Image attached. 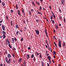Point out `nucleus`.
<instances>
[{"mask_svg":"<svg viewBox=\"0 0 66 66\" xmlns=\"http://www.w3.org/2000/svg\"><path fill=\"white\" fill-rule=\"evenodd\" d=\"M62 42L61 41H59V43L58 44V46H59V47L60 48L62 46H61V43Z\"/></svg>","mask_w":66,"mask_h":66,"instance_id":"obj_1","label":"nucleus"},{"mask_svg":"<svg viewBox=\"0 0 66 66\" xmlns=\"http://www.w3.org/2000/svg\"><path fill=\"white\" fill-rule=\"evenodd\" d=\"M65 3V1L64 0H62L61 2V4L62 5H64Z\"/></svg>","mask_w":66,"mask_h":66,"instance_id":"obj_2","label":"nucleus"},{"mask_svg":"<svg viewBox=\"0 0 66 66\" xmlns=\"http://www.w3.org/2000/svg\"><path fill=\"white\" fill-rule=\"evenodd\" d=\"M2 28L3 29V30L4 31H5V27H4V25L3 24H2Z\"/></svg>","mask_w":66,"mask_h":66,"instance_id":"obj_3","label":"nucleus"},{"mask_svg":"<svg viewBox=\"0 0 66 66\" xmlns=\"http://www.w3.org/2000/svg\"><path fill=\"white\" fill-rule=\"evenodd\" d=\"M35 31L37 34L38 35H39V31H38V30H37L36 29L35 30Z\"/></svg>","mask_w":66,"mask_h":66,"instance_id":"obj_4","label":"nucleus"},{"mask_svg":"<svg viewBox=\"0 0 66 66\" xmlns=\"http://www.w3.org/2000/svg\"><path fill=\"white\" fill-rule=\"evenodd\" d=\"M48 57L49 59V62L50 63H51V57L50 56H48Z\"/></svg>","mask_w":66,"mask_h":66,"instance_id":"obj_5","label":"nucleus"},{"mask_svg":"<svg viewBox=\"0 0 66 66\" xmlns=\"http://www.w3.org/2000/svg\"><path fill=\"white\" fill-rule=\"evenodd\" d=\"M7 56H8V58H10L11 57V55L10 54H9Z\"/></svg>","mask_w":66,"mask_h":66,"instance_id":"obj_6","label":"nucleus"},{"mask_svg":"<svg viewBox=\"0 0 66 66\" xmlns=\"http://www.w3.org/2000/svg\"><path fill=\"white\" fill-rule=\"evenodd\" d=\"M15 28H16V29H18L19 27H18V24H15Z\"/></svg>","mask_w":66,"mask_h":66,"instance_id":"obj_7","label":"nucleus"},{"mask_svg":"<svg viewBox=\"0 0 66 66\" xmlns=\"http://www.w3.org/2000/svg\"><path fill=\"white\" fill-rule=\"evenodd\" d=\"M6 62H7V63L8 64H9L10 63V62L9 61V60H8L7 61H6Z\"/></svg>","mask_w":66,"mask_h":66,"instance_id":"obj_8","label":"nucleus"},{"mask_svg":"<svg viewBox=\"0 0 66 66\" xmlns=\"http://www.w3.org/2000/svg\"><path fill=\"white\" fill-rule=\"evenodd\" d=\"M3 39H4L5 38V37H6V36H5V35L3 34Z\"/></svg>","mask_w":66,"mask_h":66,"instance_id":"obj_9","label":"nucleus"},{"mask_svg":"<svg viewBox=\"0 0 66 66\" xmlns=\"http://www.w3.org/2000/svg\"><path fill=\"white\" fill-rule=\"evenodd\" d=\"M3 34H4L5 35H6V32H5L4 31H3Z\"/></svg>","mask_w":66,"mask_h":66,"instance_id":"obj_10","label":"nucleus"},{"mask_svg":"<svg viewBox=\"0 0 66 66\" xmlns=\"http://www.w3.org/2000/svg\"><path fill=\"white\" fill-rule=\"evenodd\" d=\"M2 5H3V6H4L5 5V3H4V2H2Z\"/></svg>","mask_w":66,"mask_h":66,"instance_id":"obj_11","label":"nucleus"},{"mask_svg":"<svg viewBox=\"0 0 66 66\" xmlns=\"http://www.w3.org/2000/svg\"><path fill=\"white\" fill-rule=\"evenodd\" d=\"M16 9H18V5L17 4H16Z\"/></svg>","mask_w":66,"mask_h":66,"instance_id":"obj_12","label":"nucleus"},{"mask_svg":"<svg viewBox=\"0 0 66 66\" xmlns=\"http://www.w3.org/2000/svg\"><path fill=\"white\" fill-rule=\"evenodd\" d=\"M21 60H22V58H21V59H20L19 60V62H20H20Z\"/></svg>","mask_w":66,"mask_h":66,"instance_id":"obj_13","label":"nucleus"},{"mask_svg":"<svg viewBox=\"0 0 66 66\" xmlns=\"http://www.w3.org/2000/svg\"><path fill=\"white\" fill-rule=\"evenodd\" d=\"M27 56H28L27 57V59H29L30 57V56L29 55V54L27 55Z\"/></svg>","mask_w":66,"mask_h":66,"instance_id":"obj_14","label":"nucleus"},{"mask_svg":"<svg viewBox=\"0 0 66 66\" xmlns=\"http://www.w3.org/2000/svg\"><path fill=\"white\" fill-rule=\"evenodd\" d=\"M9 46L10 47V48H12V46H11V45L10 44H9Z\"/></svg>","mask_w":66,"mask_h":66,"instance_id":"obj_15","label":"nucleus"},{"mask_svg":"<svg viewBox=\"0 0 66 66\" xmlns=\"http://www.w3.org/2000/svg\"><path fill=\"white\" fill-rule=\"evenodd\" d=\"M65 45H66V44H65V43H63L62 45L63 46H65Z\"/></svg>","mask_w":66,"mask_h":66,"instance_id":"obj_16","label":"nucleus"},{"mask_svg":"<svg viewBox=\"0 0 66 66\" xmlns=\"http://www.w3.org/2000/svg\"><path fill=\"white\" fill-rule=\"evenodd\" d=\"M51 19L52 20V19H53V16L52 15V16H51Z\"/></svg>","mask_w":66,"mask_h":66,"instance_id":"obj_17","label":"nucleus"},{"mask_svg":"<svg viewBox=\"0 0 66 66\" xmlns=\"http://www.w3.org/2000/svg\"><path fill=\"white\" fill-rule=\"evenodd\" d=\"M29 14L30 15H31L32 14V13H31V11H29Z\"/></svg>","mask_w":66,"mask_h":66,"instance_id":"obj_18","label":"nucleus"},{"mask_svg":"<svg viewBox=\"0 0 66 66\" xmlns=\"http://www.w3.org/2000/svg\"><path fill=\"white\" fill-rule=\"evenodd\" d=\"M41 10H42V7H41V6H40V9H39V11H40Z\"/></svg>","mask_w":66,"mask_h":66,"instance_id":"obj_19","label":"nucleus"},{"mask_svg":"<svg viewBox=\"0 0 66 66\" xmlns=\"http://www.w3.org/2000/svg\"><path fill=\"white\" fill-rule=\"evenodd\" d=\"M23 40V38H22L21 39V42H22Z\"/></svg>","mask_w":66,"mask_h":66,"instance_id":"obj_20","label":"nucleus"},{"mask_svg":"<svg viewBox=\"0 0 66 66\" xmlns=\"http://www.w3.org/2000/svg\"><path fill=\"white\" fill-rule=\"evenodd\" d=\"M31 57L33 58L34 57V54H32L31 56Z\"/></svg>","mask_w":66,"mask_h":66,"instance_id":"obj_21","label":"nucleus"},{"mask_svg":"<svg viewBox=\"0 0 66 66\" xmlns=\"http://www.w3.org/2000/svg\"><path fill=\"white\" fill-rule=\"evenodd\" d=\"M18 33H19V31H17L16 32V35H18Z\"/></svg>","mask_w":66,"mask_h":66,"instance_id":"obj_22","label":"nucleus"},{"mask_svg":"<svg viewBox=\"0 0 66 66\" xmlns=\"http://www.w3.org/2000/svg\"><path fill=\"white\" fill-rule=\"evenodd\" d=\"M5 60H6V61H7L8 60V59H7V57H6L5 58Z\"/></svg>","mask_w":66,"mask_h":66,"instance_id":"obj_23","label":"nucleus"},{"mask_svg":"<svg viewBox=\"0 0 66 66\" xmlns=\"http://www.w3.org/2000/svg\"><path fill=\"white\" fill-rule=\"evenodd\" d=\"M39 56L40 57V58H42V55H41V54H39Z\"/></svg>","mask_w":66,"mask_h":66,"instance_id":"obj_24","label":"nucleus"},{"mask_svg":"<svg viewBox=\"0 0 66 66\" xmlns=\"http://www.w3.org/2000/svg\"><path fill=\"white\" fill-rule=\"evenodd\" d=\"M54 43L55 45V46L56 47H57V46H56V43H55V42H54Z\"/></svg>","mask_w":66,"mask_h":66,"instance_id":"obj_25","label":"nucleus"},{"mask_svg":"<svg viewBox=\"0 0 66 66\" xmlns=\"http://www.w3.org/2000/svg\"><path fill=\"white\" fill-rule=\"evenodd\" d=\"M41 63H42L41 64H42V66L44 65V64H43V61H42L41 62Z\"/></svg>","mask_w":66,"mask_h":66,"instance_id":"obj_26","label":"nucleus"},{"mask_svg":"<svg viewBox=\"0 0 66 66\" xmlns=\"http://www.w3.org/2000/svg\"><path fill=\"white\" fill-rule=\"evenodd\" d=\"M56 29H58L59 27H58V26H56Z\"/></svg>","mask_w":66,"mask_h":66,"instance_id":"obj_27","label":"nucleus"},{"mask_svg":"<svg viewBox=\"0 0 66 66\" xmlns=\"http://www.w3.org/2000/svg\"><path fill=\"white\" fill-rule=\"evenodd\" d=\"M14 40L15 41H16V40H17V39H16V37H14Z\"/></svg>","mask_w":66,"mask_h":66,"instance_id":"obj_28","label":"nucleus"},{"mask_svg":"<svg viewBox=\"0 0 66 66\" xmlns=\"http://www.w3.org/2000/svg\"><path fill=\"white\" fill-rule=\"evenodd\" d=\"M18 15H20V16H21V14H20V13H18Z\"/></svg>","mask_w":66,"mask_h":66,"instance_id":"obj_29","label":"nucleus"},{"mask_svg":"<svg viewBox=\"0 0 66 66\" xmlns=\"http://www.w3.org/2000/svg\"><path fill=\"white\" fill-rule=\"evenodd\" d=\"M52 23H53V24H54V20H52Z\"/></svg>","mask_w":66,"mask_h":66,"instance_id":"obj_30","label":"nucleus"},{"mask_svg":"<svg viewBox=\"0 0 66 66\" xmlns=\"http://www.w3.org/2000/svg\"><path fill=\"white\" fill-rule=\"evenodd\" d=\"M53 16L54 18V19H55V15H53Z\"/></svg>","mask_w":66,"mask_h":66,"instance_id":"obj_31","label":"nucleus"},{"mask_svg":"<svg viewBox=\"0 0 66 66\" xmlns=\"http://www.w3.org/2000/svg\"><path fill=\"white\" fill-rule=\"evenodd\" d=\"M62 18V17L61 16L59 17V19L60 20H61V19Z\"/></svg>","mask_w":66,"mask_h":66,"instance_id":"obj_32","label":"nucleus"},{"mask_svg":"<svg viewBox=\"0 0 66 66\" xmlns=\"http://www.w3.org/2000/svg\"><path fill=\"white\" fill-rule=\"evenodd\" d=\"M34 61H35V57H34Z\"/></svg>","mask_w":66,"mask_h":66,"instance_id":"obj_33","label":"nucleus"},{"mask_svg":"<svg viewBox=\"0 0 66 66\" xmlns=\"http://www.w3.org/2000/svg\"><path fill=\"white\" fill-rule=\"evenodd\" d=\"M64 22L65 23V18H64Z\"/></svg>","mask_w":66,"mask_h":66,"instance_id":"obj_34","label":"nucleus"},{"mask_svg":"<svg viewBox=\"0 0 66 66\" xmlns=\"http://www.w3.org/2000/svg\"><path fill=\"white\" fill-rule=\"evenodd\" d=\"M53 53L54 54H56V53H55V51H54Z\"/></svg>","mask_w":66,"mask_h":66,"instance_id":"obj_35","label":"nucleus"},{"mask_svg":"<svg viewBox=\"0 0 66 66\" xmlns=\"http://www.w3.org/2000/svg\"><path fill=\"white\" fill-rule=\"evenodd\" d=\"M31 49V48L30 47H28V49L29 50H30V49Z\"/></svg>","mask_w":66,"mask_h":66,"instance_id":"obj_36","label":"nucleus"},{"mask_svg":"<svg viewBox=\"0 0 66 66\" xmlns=\"http://www.w3.org/2000/svg\"><path fill=\"white\" fill-rule=\"evenodd\" d=\"M3 37V36H0V38H2Z\"/></svg>","mask_w":66,"mask_h":66,"instance_id":"obj_37","label":"nucleus"},{"mask_svg":"<svg viewBox=\"0 0 66 66\" xmlns=\"http://www.w3.org/2000/svg\"><path fill=\"white\" fill-rule=\"evenodd\" d=\"M3 21V20H2V21H0V23H2V22Z\"/></svg>","mask_w":66,"mask_h":66,"instance_id":"obj_38","label":"nucleus"},{"mask_svg":"<svg viewBox=\"0 0 66 66\" xmlns=\"http://www.w3.org/2000/svg\"><path fill=\"white\" fill-rule=\"evenodd\" d=\"M45 32L46 34H47V31H46V30H45Z\"/></svg>","mask_w":66,"mask_h":66,"instance_id":"obj_39","label":"nucleus"},{"mask_svg":"<svg viewBox=\"0 0 66 66\" xmlns=\"http://www.w3.org/2000/svg\"><path fill=\"white\" fill-rule=\"evenodd\" d=\"M52 61L53 63H54V61H53V59L52 60Z\"/></svg>","mask_w":66,"mask_h":66,"instance_id":"obj_40","label":"nucleus"},{"mask_svg":"<svg viewBox=\"0 0 66 66\" xmlns=\"http://www.w3.org/2000/svg\"><path fill=\"white\" fill-rule=\"evenodd\" d=\"M24 65H25L26 64V63L25 62H24Z\"/></svg>","mask_w":66,"mask_h":66,"instance_id":"obj_41","label":"nucleus"},{"mask_svg":"<svg viewBox=\"0 0 66 66\" xmlns=\"http://www.w3.org/2000/svg\"><path fill=\"white\" fill-rule=\"evenodd\" d=\"M27 21V22H29V21L28 20H26Z\"/></svg>","mask_w":66,"mask_h":66,"instance_id":"obj_42","label":"nucleus"},{"mask_svg":"<svg viewBox=\"0 0 66 66\" xmlns=\"http://www.w3.org/2000/svg\"><path fill=\"white\" fill-rule=\"evenodd\" d=\"M11 13H13V10H11Z\"/></svg>","mask_w":66,"mask_h":66,"instance_id":"obj_43","label":"nucleus"},{"mask_svg":"<svg viewBox=\"0 0 66 66\" xmlns=\"http://www.w3.org/2000/svg\"><path fill=\"white\" fill-rule=\"evenodd\" d=\"M13 50H16V48H13Z\"/></svg>","mask_w":66,"mask_h":66,"instance_id":"obj_44","label":"nucleus"},{"mask_svg":"<svg viewBox=\"0 0 66 66\" xmlns=\"http://www.w3.org/2000/svg\"><path fill=\"white\" fill-rule=\"evenodd\" d=\"M8 40V39L7 38V39L6 40V42H7V40Z\"/></svg>","mask_w":66,"mask_h":66,"instance_id":"obj_45","label":"nucleus"},{"mask_svg":"<svg viewBox=\"0 0 66 66\" xmlns=\"http://www.w3.org/2000/svg\"><path fill=\"white\" fill-rule=\"evenodd\" d=\"M13 42V43H14V40H12Z\"/></svg>","mask_w":66,"mask_h":66,"instance_id":"obj_46","label":"nucleus"},{"mask_svg":"<svg viewBox=\"0 0 66 66\" xmlns=\"http://www.w3.org/2000/svg\"><path fill=\"white\" fill-rule=\"evenodd\" d=\"M47 66H50V65H49V64L47 63Z\"/></svg>","mask_w":66,"mask_h":66,"instance_id":"obj_47","label":"nucleus"},{"mask_svg":"<svg viewBox=\"0 0 66 66\" xmlns=\"http://www.w3.org/2000/svg\"><path fill=\"white\" fill-rule=\"evenodd\" d=\"M50 9H51V6H49Z\"/></svg>","mask_w":66,"mask_h":66,"instance_id":"obj_48","label":"nucleus"},{"mask_svg":"<svg viewBox=\"0 0 66 66\" xmlns=\"http://www.w3.org/2000/svg\"><path fill=\"white\" fill-rule=\"evenodd\" d=\"M59 11L60 12H61V9H59Z\"/></svg>","mask_w":66,"mask_h":66,"instance_id":"obj_49","label":"nucleus"},{"mask_svg":"<svg viewBox=\"0 0 66 66\" xmlns=\"http://www.w3.org/2000/svg\"><path fill=\"white\" fill-rule=\"evenodd\" d=\"M18 13H20V11L19 10H18Z\"/></svg>","mask_w":66,"mask_h":66,"instance_id":"obj_50","label":"nucleus"},{"mask_svg":"<svg viewBox=\"0 0 66 66\" xmlns=\"http://www.w3.org/2000/svg\"><path fill=\"white\" fill-rule=\"evenodd\" d=\"M38 14H41V13H40L39 12H38Z\"/></svg>","mask_w":66,"mask_h":66,"instance_id":"obj_51","label":"nucleus"},{"mask_svg":"<svg viewBox=\"0 0 66 66\" xmlns=\"http://www.w3.org/2000/svg\"><path fill=\"white\" fill-rule=\"evenodd\" d=\"M36 21L37 22H38V20H36Z\"/></svg>","mask_w":66,"mask_h":66,"instance_id":"obj_52","label":"nucleus"},{"mask_svg":"<svg viewBox=\"0 0 66 66\" xmlns=\"http://www.w3.org/2000/svg\"><path fill=\"white\" fill-rule=\"evenodd\" d=\"M38 5H39V2L38 3Z\"/></svg>","mask_w":66,"mask_h":66,"instance_id":"obj_53","label":"nucleus"},{"mask_svg":"<svg viewBox=\"0 0 66 66\" xmlns=\"http://www.w3.org/2000/svg\"><path fill=\"white\" fill-rule=\"evenodd\" d=\"M23 23H26V22H25V21H23Z\"/></svg>","mask_w":66,"mask_h":66,"instance_id":"obj_54","label":"nucleus"},{"mask_svg":"<svg viewBox=\"0 0 66 66\" xmlns=\"http://www.w3.org/2000/svg\"><path fill=\"white\" fill-rule=\"evenodd\" d=\"M24 12V11H23V9H22V13H23Z\"/></svg>","mask_w":66,"mask_h":66,"instance_id":"obj_55","label":"nucleus"},{"mask_svg":"<svg viewBox=\"0 0 66 66\" xmlns=\"http://www.w3.org/2000/svg\"><path fill=\"white\" fill-rule=\"evenodd\" d=\"M9 62H10L11 61V59H10V58L9 59Z\"/></svg>","mask_w":66,"mask_h":66,"instance_id":"obj_56","label":"nucleus"},{"mask_svg":"<svg viewBox=\"0 0 66 66\" xmlns=\"http://www.w3.org/2000/svg\"><path fill=\"white\" fill-rule=\"evenodd\" d=\"M5 52L6 53V54H7V51H5Z\"/></svg>","mask_w":66,"mask_h":66,"instance_id":"obj_57","label":"nucleus"},{"mask_svg":"<svg viewBox=\"0 0 66 66\" xmlns=\"http://www.w3.org/2000/svg\"><path fill=\"white\" fill-rule=\"evenodd\" d=\"M0 66H3V65H2V64H0Z\"/></svg>","mask_w":66,"mask_h":66,"instance_id":"obj_58","label":"nucleus"},{"mask_svg":"<svg viewBox=\"0 0 66 66\" xmlns=\"http://www.w3.org/2000/svg\"><path fill=\"white\" fill-rule=\"evenodd\" d=\"M45 46L46 48H47V45H45Z\"/></svg>","mask_w":66,"mask_h":66,"instance_id":"obj_59","label":"nucleus"},{"mask_svg":"<svg viewBox=\"0 0 66 66\" xmlns=\"http://www.w3.org/2000/svg\"><path fill=\"white\" fill-rule=\"evenodd\" d=\"M22 66H26V65H22Z\"/></svg>","mask_w":66,"mask_h":66,"instance_id":"obj_60","label":"nucleus"},{"mask_svg":"<svg viewBox=\"0 0 66 66\" xmlns=\"http://www.w3.org/2000/svg\"><path fill=\"white\" fill-rule=\"evenodd\" d=\"M12 40H14V38H12Z\"/></svg>","mask_w":66,"mask_h":66,"instance_id":"obj_61","label":"nucleus"},{"mask_svg":"<svg viewBox=\"0 0 66 66\" xmlns=\"http://www.w3.org/2000/svg\"><path fill=\"white\" fill-rule=\"evenodd\" d=\"M8 43L9 44H10V41H8Z\"/></svg>","mask_w":66,"mask_h":66,"instance_id":"obj_62","label":"nucleus"},{"mask_svg":"<svg viewBox=\"0 0 66 66\" xmlns=\"http://www.w3.org/2000/svg\"><path fill=\"white\" fill-rule=\"evenodd\" d=\"M54 33L55 32V30H54Z\"/></svg>","mask_w":66,"mask_h":66,"instance_id":"obj_63","label":"nucleus"},{"mask_svg":"<svg viewBox=\"0 0 66 66\" xmlns=\"http://www.w3.org/2000/svg\"><path fill=\"white\" fill-rule=\"evenodd\" d=\"M31 10L32 12H33V10L32 9H31Z\"/></svg>","mask_w":66,"mask_h":66,"instance_id":"obj_64","label":"nucleus"}]
</instances>
